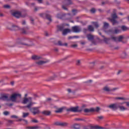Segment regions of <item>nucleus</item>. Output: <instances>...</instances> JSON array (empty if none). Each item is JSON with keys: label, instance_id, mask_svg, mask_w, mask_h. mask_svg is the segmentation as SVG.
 Here are the masks:
<instances>
[{"label": "nucleus", "instance_id": "f257e3e1", "mask_svg": "<svg viewBox=\"0 0 129 129\" xmlns=\"http://www.w3.org/2000/svg\"><path fill=\"white\" fill-rule=\"evenodd\" d=\"M33 98L32 97H29L28 98L24 97L22 103L23 104H27L28 102H29V104L25 106L27 108H28V109H31V107L33 106V104H34L35 103H33Z\"/></svg>", "mask_w": 129, "mask_h": 129}, {"label": "nucleus", "instance_id": "f03ea898", "mask_svg": "<svg viewBox=\"0 0 129 129\" xmlns=\"http://www.w3.org/2000/svg\"><path fill=\"white\" fill-rule=\"evenodd\" d=\"M29 27L26 26L23 28H20V27L18 26L13 25H12V28L10 29V30H12V31H19V30H20L21 33L22 34H24L25 35H27L28 34V31L29 30Z\"/></svg>", "mask_w": 129, "mask_h": 129}, {"label": "nucleus", "instance_id": "7ed1b4c3", "mask_svg": "<svg viewBox=\"0 0 129 129\" xmlns=\"http://www.w3.org/2000/svg\"><path fill=\"white\" fill-rule=\"evenodd\" d=\"M112 18H107V20L111 23L112 25L113 26H115V25H118V21L116 20V19H117V15H116V13H114L112 14L111 15Z\"/></svg>", "mask_w": 129, "mask_h": 129}, {"label": "nucleus", "instance_id": "20e7f679", "mask_svg": "<svg viewBox=\"0 0 129 129\" xmlns=\"http://www.w3.org/2000/svg\"><path fill=\"white\" fill-rule=\"evenodd\" d=\"M19 97V98H22V95L21 94L19 93H14L13 94L9 99V100L12 101V102H16L17 101V98Z\"/></svg>", "mask_w": 129, "mask_h": 129}, {"label": "nucleus", "instance_id": "39448f33", "mask_svg": "<svg viewBox=\"0 0 129 129\" xmlns=\"http://www.w3.org/2000/svg\"><path fill=\"white\" fill-rule=\"evenodd\" d=\"M12 16L16 18V19H20V18H26L27 14L23 15H22V12L17 11L12 13Z\"/></svg>", "mask_w": 129, "mask_h": 129}, {"label": "nucleus", "instance_id": "423d86ee", "mask_svg": "<svg viewBox=\"0 0 129 129\" xmlns=\"http://www.w3.org/2000/svg\"><path fill=\"white\" fill-rule=\"evenodd\" d=\"M100 110V108L99 107H97L96 108H91L90 109L86 108L84 110V112L85 113H88L89 112H98Z\"/></svg>", "mask_w": 129, "mask_h": 129}, {"label": "nucleus", "instance_id": "0eeeda50", "mask_svg": "<svg viewBox=\"0 0 129 129\" xmlns=\"http://www.w3.org/2000/svg\"><path fill=\"white\" fill-rule=\"evenodd\" d=\"M79 108V106H76L67 109L66 110L67 111H71L72 112H81L82 110L78 109Z\"/></svg>", "mask_w": 129, "mask_h": 129}, {"label": "nucleus", "instance_id": "6e6552de", "mask_svg": "<svg viewBox=\"0 0 129 129\" xmlns=\"http://www.w3.org/2000/svg\"><path fill=\"white\" fill-rule=\"evenodd\" d=\"M30 110L33 113V115H36V114H39L40 113V110H39V107H34L30 109Z\"/></svg>", "mask_w": 129, "mask_h": 129}, {"label": "nucleus", "instance_id": "1a4fd4ad", "mask_svg": "<svg viewBox=\"0 0 129 129\" xmlns=\"http://www.w3.org/2000/svg\"><path fill=\"white\" fill-rule=\"evenodd\" d=\"M0 100H3L4 101H10V99L9 98L8 94H4L2 95L0 97Z\"/></svg>", "mask_w": 129, "mask_h": 129}, {"label": "nucleus", "instance_id": "9d476101", "mask_svg": "<svg viewBox=\"0 0 129 129\" xmlns=\"http://www.w3.org/2000/svg\"><path fill=\"white\" fill-rule=\"evenodd\" d=\"M108 107L112 110H116L118 108V104L117 103H113L108 106Z\"/></svg>", "mask_w": 129, "mask_h": 129}, {"label": "nucleus", "instance_id": "9b49d317", "mask_svg": "<svg viewBox=\"0 0 129 129\" xmlns=\"http://www.w3.org/2000/svg\"><path fill=\"white\" fill-rule=\"evenodd\" d=\"M72 30L74 33H79L80 32H81V29L79 28V26H77L73 27Z\"/></svg>", "mask_w": 129, "mask_h": 129}, {"label": "nucleus", "instance_id": "f8f14e48", "mask_svg": "<svg viewBox=\"0 0 129 129\" xmlns=\"http://www.w3.org/2000/svg\"><path fill=\"white\" fill-rule=\"evenodd\" d=\"M32 60H45L43 57L37 55H34L32 56Z\"/></svg>", "mask_w": 129, "mask_h": 129}, {"label": "nucleus", "instance_id": "ddd939ff", "mask_svg": "<svg viewBox=\"0 0 129 129\" xmlns=\"http://www.w3.org/2000/svg\"><path fill=\"white\" fill-rule=\"evenodd\" d=\"M20 41H21L20 39H18L17 40V42L18 43V44H19V45H23L24 46H27V47H32V46H34V44H26L25 43H23L22 42H20Z\"/></svg>", "mask_w": 129, "mask_h": 129}, {"label": "nucleus", "instance_id": "4468645a", "mask_svg": "<svg viewBox=\"0 0 129 129\" xmlns=\"http://www.w3.org/2000/svg\"><path fill=\"white\" fill-rule=\"evenodd\" d=\"M66 16V14L58 13L56 15V18H57V19H60V20H63V19L65 18Z\"/></svg>", "mask_w": 129, "mask_h": 129}, {"label": "nucleus", "instance_id": "2eb2a0df", "mask_svg": "<svg viewBox=\"0 0 129 129\" xmlns=\"http://www.w3.org/2000/svg\"><path fill=\"white\" fill-rule=\"evenodd\" d=\"M49 62V60H40L39 61L36 62V64L39 66L43 65L44 64H46V63H48Z\"/></svg>", "mask_w": 129, "mask_h": 129}, {"label": "nucleus", "instance_id": "dca6fc26", "mask_svg": "<svg viewBox=\"0 0 129 129\" xmlns=\"http://www.w3.org/2000/svg\"><path fill=\"white\" fill-rule=\"evenodd\" d=\"M87 38L88 41H92L93 40H94V36H93L91 34H88L87 35Z\"/></svg>", "mask_w": 129, "mask_h": 129}, {"label": "nucleus", "instance_id": "f3484780", "mask_svg": "<svg viewBox=\"0 0 129 129\" xmlns=\"http://www.w3.org/2000/svg\"><path fill=\"white\" fill-rule=\"evenodd\" d=\"M118 42H121L122 43H124L125 42L122 41L124 39V35H120L117 37Z\"/></svg>", "mask_w": 129, "mask_h": 129}, {"label": "nucleus", "instance_id": "a211bd4d", "mask_svg": "<svg viewBox=\"0 0 129 129\" xmlns=\"http://www.w3.org/2000/svg\"><path fill=\"white\" fill-rule=\"evenodd\" d=\"M70 32H71V30L70 29H64L62 31V35L65 36L66 35H67L68 33H70Z\"/></svg>", "mask_w": 129, "mask_h": 129}, {"label": "nucleus", "instance_id": "6ab92c4d", "mask_svg": "<svg viewBox=\"0 0 129 129\" xmlns=\"http://www.w3.org/2000/svg\"><path fill=\"white\" fill-rule=\"evenodd\" d=\"M65 108H66V107H62L61 108L57 109L56 110L54 111V112H56V113H60L62 112V111H63V110L65 109Z\"/></svg>", "mask_w": 129, "mask_h": 129}, {"label": "nucleus", "instance_id": "aec40b11", "mask_svg": "<svg viewBox=\"0 0 129 129\" xmlns=\"http://www.w3.org/2000/svg\"><path fill=\"white\" fill-rule=\"evenodd\" d=\"M90 129H103V127L99 126H92L90 125Z\"/></svg>", "mask_w": 129, "mask_h": 129}, {"label": "nucleus", "instance_id": "412c9836", "mask_svg": "<svg viewBox=\"0 0 129 129\" xmlns=\"http://www.w3.org/2000/svg\"><path fill=\"white\" fill-rule=\"evenodd\" d=\"M109 32H110L112 34H118V33H120V30L115 29L114 31H112V30H110Z\"/></svg>", "mask_w": 129, "mask_h": 129}, {"label": "nucleus", "instance_id": "4be33fe9", "mask_svg": "<svg viewBox=\"0 0 129 129\" xmlns=\"http://www.w3.org/2000/svg\"><path fill=\"white\" fill-rule=\"evenodd\" d=\"M57 28L59 30V31H62L64 30V24H62L61 25H57Z\"/></svg>", "mask_w": 129, "mask_h": 129}, {"label": "nucleus", "instance_id": "5701e85b", "mask_svg": "<svg viewBox=\"0 0 129 129\" xmlns=\"http://www.w3.org/2000/svg\"><path fill=\"white\" fill-rule=\"evenodd\" d=\"M45 17L46 18V19L47 20H48V21L49 22H52V17L51 16V15H50L49 14H45Z\"/></svg>", "mask_w": 129, "mask_h": 129}, {"label": "nucleus", "instance_id": "b1692460", "mask_svg": "<svg viewBox=\"0 0 129 129\" xmlns=\"http://www.w3.org/2000/svg\"><path fill=\"white\" fill-rule=\"evenodd\" d=\"M118 108H119L120 110H122V111H123V110H127V108L124 107V106H120L119 104H118Z\"/></svg>", "mask_w": 129, "mask_h": 129}, {"label": "nucleus", "instance_id": "393cba45", "mask_svg": "<svg viewBox=\"0 0 129 129\" xmlns=\"http://www.w3.org/2000/svg\"><path fill=\"white\" fill-rule=\"evenodd\" d=\"M58 46H65L66 47H67V46H68V44L67 43H62V42L61 41H58Z\"/></svg>", "mask_w": 129, "mask_h": 129}, {"label": "nucleus", "instance_id": "a878e982", "mask_svg": "<svg viewBox=\"0 0 129 129\" xmlns=\"http://www.w3.org/2000/svg\"><path fill=\"white\" fill-rule=\"evenodd\" d=\"M102 37H103V38H104V42H105V43L106 44H108V41H110V38H106L103 35H102Z\"/></svg>", "mask_w": 129, "mask_h": 129}, {"label": "nucleus", "instance_id": "bb28decb", "mask_svg": "<svg viewBox=\"0 0 129 129\" xmlns=\"http://www.w3.org/2000/svg\"><path fill=\"white\" fill-rule=\"evenodd\" d=\"M42 114H44V115H50L51 114V111H43L42 112Z\"/></svg>", "mask_w": 129, "mask_h": 129}, {"label": "nucleus", "instance_id": "cd10ccee", "mask_svg": "<svg viewBox=\"0 0 129 129\" xmlns=\"http://www.w3.org/2000/svg\"><path fill=\"white\" fill-rule=\"evenodd\" d=\"M103 90H104V91H106V92H108L110 91L111 89L107 86H106L103 88Z\"/></svg>", "mask_w": 129, "mask_h": 129}, {"label": "nucleus", "instance_id": "c85d7f7f", "mask_svg": "<svg viewBox=\"0 0 129 129\" xmlns=\"http://www.w3.org/2000/svg\"><path fill=\"white\" fill-rule=\"evenodd\" d=\"M88 29L89 32H94V28L92 25H89Z\"/></svg>", "mask_w": 129, "mask_h": 129}, {"label": "nucleus", "instance_id": "c756f323", "mask_svg": "<svg viewBox=\"0 0 129 129\" xmlns=\"http://www.w3.org/2000/svg\"><path fill=\"white\" fill-rule=\"evenodd\" d=\"M121 29L122 31H123L124 32L125 31H127L129 30V28L125 26H122L121 27Z\"/></svg>", "mask_w": 129, "mask_h": 129}, {"label": "nucleus", "instance_id": "7c9ffc66", "mask_svg": "<svg viewBox=\"0 0 129 129\" xmlns=\"http://www.w3.org/2000/svg\"><path fill=\"white\" fill-rule=\"evenodd\" d=\"M103 118H104L103 116H99L96 117V120H97V121H99V120H101Z\"/></svg>", "mask_w": 129, "mask_h": 129}, {"label": "nucleus", "instance_id": "2f4dec72", "mask_svg": "<svg viewBox=\"0 0 129 129\" xmlns=\"http://www.w3.org/2000/svg\"><path fill=\"white\" fill-rule=\"evenodd\" d=\"M93 25L97 29V28H99V24H98V22H92Z\"/></svg>", "mask_w": 129, "mask_h": 129}, {"label": "nucleus", "instance_id": "473e14b6", "mask_svg": "<svg viewBox=\"0 0 129 129\" xmlns=\"http://www.w3.org/2000/svg\"><path fill=\"white\" fill-rule=\"evenodd\" d=\"M64 1L66 2L67 6L72 5V4H73V3L72 2V0H64Z\"/></svg>", "mask_w": 129, "mask_h": 129}, {"label": "nucleus", "instance_id": "72a5a7b5", "mask_svg": "<svg viewBox=\"0 0 129 129\" xmlns=\"http://www.w3.org/2000/svg\"><path fill=\"white\" fill-rule=\"evenodd\" d=\"M74 129H80V126L78 125V124H75L73 125Z\"/></svg>", "mask_w": 129, "mask_h": 129}, {"label": "nucleus", "instance_id": "f704fd0d", "mask_svg": "<svg viewBox=\"0 0 129 129\" xmlns=\"http://www.w3.org/2000/svg\"><path fill=\"white\" fill-rule=\"evenodd\" d=\"M29 129H37V128H41V127L38 126H29L28 127Z\"/></svg>", "mask_w": 129, "mask_h": 129}, {"label": "nucleus", "instance_id": "c9c22d12", "mask_svg": "<svg viewBox=\"0 0 129 129\" xmlns=\"http://www.w3.org/2000/svg\"><path fill=\"white\" fill-rule=\"evenodd\" d=\"M103 24H104L103 27L105 29H106V28H108V27H109V24H108V23L104 22Z\"/></svg>", "mask_w": 129, "mask_h": 129}, {"label": "nucleus", "instance_id": "e433bc0d", "mask_svg": "<svg viewBox=\"0 0 129 129\" xmlns=\"http://www.w3.org/2000/svg\"><path fill=\"white\" fill-rule=\"evenodd\" d=\"M111 39L114 41V42H118V39L117 37L112 36Z\"/></svg>", "mask_w": 129, "mask_h": 129}, {"label": "nucleus", "instance_id": "4c0bfd02", "mask_svg": "<svg viewBox=\"0 0 129 129\" xmlns=\"http://www.w3.org/2000/svg\"><path fill=\"white\" fill-rule=\"evenodd\" d=\"M3 8L4 9H7L8 10H10V9H11V6L9 5H5L4 6H3Z\"/></svg>", "mask_w": 129, "mask_h": 129}, {"label": "nucleus", "instance_id": "58836bf2", "mask_svg": "<svg viewBox=\"0 0 129 129\" xmlns=\"http://www.w3.org/2000/svg\"><path fill=\"white\" fill-rule=\"evenodd\" d=\"M68 123L67 122H60V126H67Z\"/></svg>", "mask_w": 129, "mask_h": 129}, {"label": "nucleus", "instance_id": "ea45409f", "mask_svg": "<svg viewBox=\"0 0 129 129\" xmlns=\"http://www.w3.org/2000/svg\"><path fill=\"white\" fill-rule=\"evenodd\" d=\"M90 12L92 14H95L96 12V9H95V8H92L90 10Z\"/></svg>", "mask_w": 129, "mask_h": 129}, {"label": "nucleus", "instance_id": "a19ab883", "mask_svg": "<svg viewBox=\"0 0 129 129\" xmlns=\"http://www.w3.org/2000/svg\"><path fill=\"white\" fill-rule=\"evenodd\" d=\"M29 114H30V113H23V117H24V118L27 117V116H29Z\"/></svg>", "mask_w": 129, "mask_h": 129}, {"label": "nucleus", "instance_id": "79ce46f5", "mask_svg": "<svg viewBox=\"0 0 129 129\" xmlns=\"http://www.w3.org/2000/svg\"><path fill=\"white\" fill-rule=\"evenodd\" d=\"M109 2L108 0L105 1V2H102V6H104V5H107L109 4Z\"/></svg>", "mask_w": 129, "mask_h": 129}, {"label": "nucleus", "instance_id": "37998d69", "mask_svg": "<svg viewBox=\"0 0 129 129\" xmlns=\"http://www.w3.org/2000/svg\"><path fill=\"white\" fill-rule=\"evenodd\" d=\"M115 99H120L121 100H125V98H124L123 97H116V98H115Z\"/></svg>", "mask_w": 129, "mask_h": 129}, {"label": "nucleus", "instance_id": "c03bdc74", "mask_svg": "<svg viewBox=\"0 0 129 129\" xmlns=\"http://www.w3.org/2000/svg\"><path fill=\"white\" fill-rule=\"evenodd\" d=\"M54 125H59V126H60L61 122L57 121L54 122Z\"/></svg>", "mask_w": 129, "mask_h": 129}, {"label": "nucleus", "instance_id": "a18cd8bd", "mask_svg": "<svg viewBox=\"0 0 129 129\" xmlns=\"http://www.w3.org/2000/svg\"><path fill=\"white\" fill-rule=\"evenodd\" d=\"M71 47H72V48H77V47H78V45H77V44H72V45H71Z\"/></svg>", "mask_w": 129, "mask_h": 129}, {"label": "nucleus", "instance_id": "49530a36", "mask_svg": "<svg viewBox=\"0 0 129 129\" xmlns=\"http://www.w3.org/2000/svg\"><path fill=\"white\" fill-rule=\"evenodd\" d=\"M32 122H34L35 123H38L39 122V121L37 119H33L31 120Z\"/></svg>", "mask_w": 129, "mask_h": 129}, {"label": "nucleus", "instance_id": "de8ad7c7", "mask_svg": "<svg viewBox=\"0 0 129 129\" xmlns=\"http://www.w3.org/2000/svg\"><path fill=\"white\" fill-rule=\"evenodd\" d=\"M75 120H78V121L80 120V121H84V119L83 118H76L75 119Z\"/></svg>", "mask_w": 129, "mask_h": 129}, {"label": "nucleus", "instance_id": "09e8293b", "mask_svg": "<svg viewBox=\"0 0 129 129\" xmlns=\"http://www.w3.org/2000/svg\"><path fill=\"white\" fill-rule=\"evenodd\" d=\"M22 120H23L24 121H25L26 123L28 122V121L27 120L22 119V118H20V119L17 120V121H22Z\"/></svg>", "mask_w": 129, "mask_h": 129}, {"label": "nucleus", "instance_id": "8fccbe9b", "mask_svg": "<svg viewBox=\"0 0 129 129\" xmlns=\"http://www.w3.org/2000/svg\"><path fill=\"white\" fill-rule=\"evenodd\" d=\"M3 113H4V115H9L10 114V112L6 111L4 112Z\"/></svg>", "mask_w": 129, "mask_h": 129}, {"label": "nucleus", "instance_id": "3c124183", "mask_svg": "<svg viewBox=\"0 0 129 129\" xmlns=\"http://www.w3.org/2000/svg\"><path fill=\"white\" fill-rule=\"evenodd\" d=\"M62 9H63V10H64V11H68V9L66 8L64 5L62 6Z\"/></svg>", "mask_w": 129, "mask_h": 129}, {"label": "nucleus", "instance_id": "603ef678", "mask_svg": "<svg viewBox=\"0 0 129 129\" xmlns=\"http://www.w3.org/2000/svg\"><path fill=\"white\" fill-rule=\"evenodd\" d=\"M33 96H34V99H35V100H36V98L39 97V96H38L37 94H34Z\"/></svg>", "mask_w": 129, "mask_h": 129}, {"label": "nucleus", "instance_id": "864d4df0", "mask_svg": "<svg viewBox=\"0 0 129 129\" xmlns=\"http://www.w3.org/2000/svg\"><path fill=\"white\" fill-rule=\"evenodd\" d=\"M94 62H90V67H91V68H92L93 67V66H94Z\"/></svg>", "mask_w": 129, "mask_h": 129}, {"label": "nucleus", "instance_id": "5fc2aeb1", "mask_svg": "<svg viewBox=\"0 0 129 129\" xmlns=\"http://www.w3.org/2000/svg\"><path fill=\"white\" fill-rule=\"evenodd\" d=\"M51 80H54V77H51L49 78L48 79L46 80L47 81H51Z\"/></svg>", "mask_w": 129, "mask_h": 129}, {"label": "nucleus", "instance_id": "6e6d98bb", "mask_svg": "<svg viewBox=\"0 0 129 129\" xmlns=\"http://www.w3.org/2000/svg\"><path fill=\"white\" fill-rule=\"evenodd\" d=\"M51 100H52V99L51 98H48L46 99V102H49L50 101H51Z\"/></svg>", "mask_w": 129, "mask_h": 129}, {"label": "nucleus", "instance_id": "4d7b16f0", "mask_svg": "<svg viewBox=\"0 0 129 129\" xmlns=\"http://www.w3.org/2000/svg\"><path fill=\"white\" fill-rule=\"evenodd\" d=\"M11 118H18V117L17 116V115H13L11 116Z\"/></svg>", "mask_w": 129, "mask_h": 129}, {"label": "nucleus", "instance_id": "13d9d810", "mask_svg": "<svg viewBox=\"0 0 129 129\" xmlns=\"http://www.w3.org/2000/svg\"><path fill=\"white\" fill-rule=\"evenodd\" d=\"M72 12L73 13L74 15L75 16V15H76V10L74 9L72 10Z\"/></svg>", "mask_w": 129, "mask_h": 129}, {"label": "nucleus", "instance_id": "bf43d9fd", "mask_svg": "<svg viewBox=\"0 0 129 129\" xmlns=\"http://www.w3.org/2000/svg\"><path fill=\"white\" fill-rule=\"evenodd\" d=\"M30 21L32 22L31 24H32L33 25H34V19L30 18Z\"/></svg>", "mask_w": 129, "mask_h": 129}, {"label": "nucleus", "instance_id": "052dcab7", "mask_svg": "<svg viewBox=\"0 0 129 129\" xmlns=\"http://www.w3.org/2000/svg\"><path fill=\"white\" fill-rule=\"evenodd\" d=\"M83 32L85 33H86L87 32V29L86 28H84L83 30Z\"/></svg>", "mask_w": 129, "mask_h": 129}, {"label": "nucleus", "instance_id": "680f3d73", "mask_svg": "<svg viewBox=\"0 0 129 129\" xmlns=\"http://www.w3.org/2000/svg\"><path fill=\"white\" fill-rule=\"evenodd\" d=\"M91 82H92V80H90L86 82L85 83H91Z\"/></svg>", "mask_w": 129, "mask_h": 129}, {"label": "nucleus", "instance_id": "e2e57ef3", "mask_svg": "<svg viewBox=\"0 0 129 129\" xmlns=\"http://www.w3.org/2000/svg\"><path fill=\"white\" fill-rule=\"evenodd\" d=\"M77 65L79 66L80 65V60H78L77 62Z\"/></svg>", "mask_w": 129, "mask_h": 129}, {"label": "nucleus", "instance_id": "0e129e2a", "mask_svg": "<svg viewBox=\"0 0 129 129\" xmlns=\"http://www.w3.org/2000/svg\"><path fill=\"white\" fill-rule=\"evenodd\" d=\"M91 42H92V44H94V45H96V43L95 42L94 40H91Z\"/></svg>", "mask_w": 129, "mask_h": 129}, {"label": "nucleus", "instance_id": "69168bd1", "mask_svg": "<svg viewBox=\"0 0 129 129\" xmlns=\"http://www.w3.org/2000/svg\"><path fill=\"white\" fill-rule=\"evenodd\" d=\"M84 129H90V125L84 127Z\"/></svg>", "mask_w": 129, "mask_h": 129}, {"label": "nucleus", "instance_id": "338daca9", "mask_svg": "<svg viewBox=\"0 0 129 129\" xmlns=\"http://www.w3.org/2000/svg\"><path fill=\"white\" fill-rule=\"evenodd\" d=\"M125 103H126V106L129 107V102H125Z\"/></svg>", "mask_w": 129, "mask_h": 129}, {"label": "nucleus", "instance_id": "774afa93", "mask_svg": "<svg viewBox=\"0 0 129 129\" xmlns=\"http://www.w3.org/2000/svg\"><path fill=\"white\" fill-rule=\"evenodd\" d=\"M22 25H25L26 24V21H23L22 23Z\"/></svg>", "mask_w": 129, "mask_h": 129}]
</instances>
